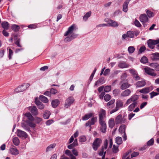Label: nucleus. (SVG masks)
I'll use <instances>...</instances> for the list:
<instances>
[{
    "instance_id": "2",
    "label": "nucleus",
    "mask_w": 159,
    "mask_h": 159,
    "mask_svg": "<svg viewBox=\"0 0 159 159\" xmlns=\"http://www.w3.org/2000/svg\"><path fill=\"white\" fill-rule=\"evenodd\" d=\"M123 103L120 100H117L116 102V108L110 111V114H112L117 111L120 108L122 107H123Z\"/></svg>"
},
{
    "instance_id": "26",
    "label": "nucleus",
    "mask_w": 159,
    "mask_h": 159,
    "mask_svg": "<svg viewBox=\"0 0 159 159\" xmlns=\"http://www.w3.org/2000/svg\"><path fill=\"white\" fill-rule=\"evenodd\" d=\"M56 146V144L53 143L49 145L46 148V152H48L51 151L52 150L55 148Z\"/></svg>"
},
{
    "instance_id": "42",
    "label": "nucleus",
    "mask_w": 159,
    "mask_h": 159,
    "mask_svg": "<svg viewBox=\"0 0 159 159\" xmlns=\"http://www.w3.org/2000/svg\"><path fill=\"white\" fill-rule=\"evenodd\" d=\"M115 99H112L111 101H110L109 102H108L107 104V106L109 107H108V108H110V106H111L114 104L115 102Z\"/></svg>"
},
{
    "instance_id": "12",
    "label": "nucleus",
    "mask_w": 159,
    "mask_h": 159,
    "mask_svg": "<svg viewBox=\"0 0 159 159\" xmlns=\"http://www.w3.org/2000/svg\"><path fill=\"white\" fill-rule=\"evenodd\" d=\"M139 98V96L137 95H134L131 97L129 99L126 101V103L127 104H129L133 102H137V100Z\"/></svg>"
},
{
    "instance_id": "55",
    "label": "nucleus",
    "mask_w": 159,
    "mask_h": 159,
    "mask_svg": "<svg viewBox=\"0 0 159 159\" xmlns=\"http://www.w3.org/2000/svg\"><path fill=\"white\" fill-rule=\"evenodd\" d=\"M154 142V139H153L152 138L147 142V145L149 146L152 145L153 144Z\"/></svg>"
},
{
    "instance_id": "24",
    "label": "nucleus",
    "mask_w": 159,
    "mask_h": 159,
    "mask_svg": "<svg viewBox=\"0 0 159 159\" xmlns=\"http://www.w3.org/2000/svg\"><path fill=\"white\" fill-rule=\"evenodd\" d=\"M131 93V91L127 89L123 91L121 93V95L122 97H127L129 96Z\"/></svg>"
},
{
    "instance_id": "36",
    "label": "nucleus",
    "mask_w": 159,
    "mask_h": 159,
    "mask_svg": "<svg viewBox=\"0 0 159 159\" xmlns=\"http://www.w3.org/2000/svg\"><path fill=\"white\" fill-rule=\"evenodd\" d=\"M39 99L41 101L45 103H47L48 102V99L43 95L40 96L39 97Z\"/></svg>"
},
{
    "instance_id": "31",
    "label": "nucleus",
    "mask_w": 159,
    "mask_h": 159,
    "mask_svg": "<svg viewBox=\"0 0 159 159\" xmlns=\"http://www.w3.org/2000/svg\"><path fill=\"white\" fill-rule=\"evenodd\" d=\"M23 86L22 85L20 86H19L18 87L16 88L15 90V91L16 93H17L20 92H22L25 90V89L23 88Z\"/></svg>"
},
{
    "instance_id": "3",
    "label": "nucleus",
    "mask_w": 159,
    "mask_h": 159,
    "mask_svg": "<svg viewBox=\"0 0 159 159\" xmlns=\"http://www.w3.org/2000/svg\"><path fill=\"white\" fill-rule=\"evenodd\" d=\"M102 143V140L99 138L96 139L93 143V149L96 151Z\"/></svg>"
},
{
    "instance_id": "57",
    "label": "nucleus",
    "mask_w": 159,
    "mask_h": 159,
    "mask_svg": "<svg viewBox=\"0 0 159 159\" xmlns=\"http://www.w3.org/2000/svg\"><path fill=\"white\" fill-rule=\"evenodd\" d=\"M120 92V90L119 89H116L113 91V94L115 96H116Z\"/></svg>"
},
{
    "instance_id": "27",
    "label": "nucleus",
    "mask_w": 159,
    "mask_h": 159,
    "mask_svg": "<svg viewBox=\"0 0 159 159\" xmlns=\"http://www.w3.org/2000/svg\"><path fill=\"white\" fill-rule=\"evenodd\" d=\"M109 127L111 128H112L115 125L114 120L113 118H110L108 121Z\"/></svg>"
},
{
    "instance_id": "64",
    "label": "nucleus",
    "mask_w": 159,
    "mask_h": 159,
    "mask_svg": "<svg viewBox=\"0 0 159 159\" xmlns=\"http://www.w3.org/2000/svg\"><path fill=\"white\" fill-rule=\"evenodd\" d=\"M5 30H2V33L4 36L5 37H7L9 36V33L7 32Z\"/></svg>"
},
{
    "instance_id": "53",
    "label": "nucleus",
    "mask_w": 159,
    "mask_h": 159,
    "mask_svg": "<svg viewBox=\"0 0 159 159\" xmlns=\"http://www.w3.org/2000/svg\"><path fill=\"white\" fill-rule=\"evenodd\" d=\"M149 94L150 95L151 98H152L158 95L159 94V93L153 91L150 93Z\"/></svg>"
},
{
    "instance_id": "11",
    "label": "nucleus",
    "mask_w": 159,
    "mask_h": 159,
    "mask_svg": "<svg viewBox=\"0 0 159 159\" xmlns=\"http://www.w3.org/2000/svg\"><path fill=\"white\" fill-rule=\"evenodd\" d=\"M125 126L124 125H122L120 127L119 131V132L121 134H123V135H122V137L125 140H126L127 139V137L125 133Z\"/></svg>"
},
{
    "instance_id": "32",
    "label": "nucleus",
    "mask_w": 159,
    "mask_h": 159,
    "mask_svg": "<svg viewBox=\"0 0 159 159\" xmlns=\"http://www.w3.org/2000/svg\"><path fill=\"white\" fill-rule=\"evenodd\" d=\"M50 112L48 110H46L44 112L43 117L45 119H48L51 115Z\"/></svg>"
},
{
    "instance_id": "41",
    "label": "nucleus",
    "mask_w": 159,
    "mask_h": 159,
    "mask_svg": "<svg viewBox=\"0 0 159 159\" xmlns=\"http://www.w3.org/2000/svg\"><path fill=\"white\" fill-rule=\"evenodd\" d=\"M13 142L14 145L17 146L20 143L19 140L17 137H15L13 139Z\"/></svg>"
},
{
    "instance_id": "28",
    "label": "nucleus",
    "mask_w": 159,
    "mask_h": 159,
    "mask_svg": "<svg viewBox=\"0 0 159 159\" xmlns=\"http://www.w3.org/2000/svg\"><path fill=\"white\" fill-rule=\"evenodd\" d=\"M137 105V102H134L131 104L128 107V110L130 111H132L134 107Z\"/></svg>"
},
{
    "instance_id": "56",
    "label": "nucleus",
    "mask_w": 159,
    "mask_h": 159,
    "mask_svg": "<svg viewBox=\"0 0 159 159\" xmlns=\"http://www.w3.org/2000/svg\"><path fill=\"white\" fill-rule=\"evenodd\" d=\"M65 154L69 156L70 157L73 155L71 151L69 150H66L65 151Z\"/></svg>"
},
{
    "instance_id": "5",
    "label": "nucleus",
    "mask_w": 159,
    "mask_h": 159,
    "mask_svg": "<svg viewBox=\"0 0 159 159\" xmlns=\"http://www.w3.org/2000/svg\"><path fill=\"white\" fill-rule=\"evenodd\" d=\"M159 42V39L156 40H149L148 41V47L151 48L153 49L155 47V45L157 44Z\"/></svg>"
},
{
    "instance_id": "62",
    "label": "nucleus",
    "mask_w": 159,
    "mask_h": 159,
    "mask_svg": "<svg viewBox=\"0 0 159 159\" xmlns=\"http://www.w3.org/2000/svg\"><path fill=\"white\" fill-rule=\"evenodd\" d=\"M139 155V153L138 152H133L131 155V158L133 157H136Z\"/></svg>"
},
{
    "instance_id": "38",
    "label": "nucleus",
    "mask_w": 159,
    "mask_h": 159,
    "mask_svg": "<svg viewBox=\"0 0 159 159\" xmlns=\"http://www.w3.org/2000/svg\"><path fill=\"white\" fill-rule=\"evenodd\" d=\"M116 142L118 145H120L122 143V138L120 137H117L116 138Z\"/></svg>"
},
{
    "instance_id": "45",
    "label": "nucleus",
    "mask_w": 159,
    "mask_h": 159,
    "mask_svg": "<svg viewBox=\"0 0 159 159\" xmlns=\"http://www.w3.org/2000/svg\"><path fill=\"white\" fill-rule=\"evenodd\" d=\"M91 12V11H89L87 12L86 14L84 16L83 19L86 21L88 18L90 16Z\"/></svg>"
},
{
    "instance_id": "17",
    "label": "nucleus",
    "mask_w": 159,
    "mask_h": 159,
    "mask_svg": "<svg viewBox=\"0 0 159 159\" xmlns=\"http://www.w3.org/2000/svg\"><path fill=\"white\" fill-rule=\"evenodd\" d=\"M120 88L122 90L125 89L130 86V84L127 82L123 83L122 81L120 82Z\"/></svg>"
},
{
    "instance_id": "22",
    "label": "nucleus",
    "mask_w": 159,
    "mask_h": 159,
    "mask_svg": "<svg viewBox=\"0 0 159 159\" xmlns=\"http://www.w3.org/2000/svg\"><path fill=\"white\" fill-rule=\"evenodd\" d=\"M146 84V82L144 80L139 81L136 82L135 85L138 88L144 86Z\"/></svg>"
},
{
    "instance_id": "15",
    "label": "nucleus",
    "mask_w": 159,
    "mask_h": 159,
    "mask_svg": "<svg viewBox=\"0 0 159 159\" xmlns=\"http://www.w3.org/2000/svg\"><path fill=\"white\" fill-rule=\"evenodd\" d=\"M124 122V120L122 118L121 115H119L116 117L115 119V123L116 124L123 123Z\"/></svg>"
},
{
    "instance_id": "6",
    "label": "nucleus",
    "mask_w": 159,
    "mask_h": 159,
    "mask_svg": "<svg viewBox=\"0 0 159 159\" xmlns=\"http://www.w3.org/2000/svg\"><path fill=\"white\" fill-rule=\"evenodd\" d=\"M99 123L100 125V130L103 133L106 132L107 125L105 120H99Z\"/></svg>"
},
{
    "instance_id": "19",
    "label": "nucleus",
    "mask_w": 159,
    "mask_h": 159,
    "mask_svg": "<svg viewBox=\"0 0 159 159\" xmlns=\"http://www.w3.org/2000/svg\"><path fill=\"white\" fill-rule=\"evenodd\" d=\"M151 59L153 61L159 60V53L156 52L152 53L150 56Z\"/></svg>"
},
{
    "instance_id": "39",
    "label": "nucleus",
    "mask_w": 159,
    "mask_h": 159,
    "mask_svg": "<svg viewBox=\"0 0 159 159\" xmlns=\"http://www.w3.org/2000/svg\"><path fill=\"white\" fill-rule=\"evenodd\" d=\"M11 28L14 31L16 32L19 30L20 27L19 25L14 24L12 25Z\"/></svg>"
},
{
    "instance_id": "58",
    "label": "nucleus",
    "mask_w": 159,
    "mask_h": 159,
    "mask_svg": "<svg viewBox=\"0 0 159 159\" xmlns=\"http://www.w3.org/2000/svg\"><path fill=\"white\" fill-rule=\"evenodd\" d=\"M57 90L56 89H54L53 88H52L50 90L51 94H55L57 93Z\"/></svg>"
},
{
    "instance_id": "20",
    "label": "nucleus",
    "mask_w": 159,
    "mask_h": 159,
    "mask_svg": "<svg viewBox=\"0 0 159 159\" xmlns=\"http://www.w3.org/2000/svg\"><path fill=\"white\" fill-rule=\"evenodd\" d=\"M108 24L110 26L113 27H117L118 26V24L116 21L112 20H109L107 21Z\"/></svg>"
},
{
    "instance_id": "18",
    "label": "nucleus",
    "mask_w": 159,
    "mask_h": 159,
    "mask_svg": "<svg viewBox=\"0 0 159 159\" xmlns=\"http://www.w3.org/2000/svg\"><path fill=\"white\" fill-rule=\"evenodd\" d=\"M30 109L32 114L34 116L38 114V109L35 106L30 107Z\"/></svg>"
},
{
    "instance_id": "7",
    "label": "nucleus",
    "mask_w": 159,
    "mask_h": 159,
    "mask_svg": "<svg viewBox=\"0 0 159 159\" xmlns=\"http://www.w3.org/2000/svg\"><path fill=\"white\" fill-rule=\"evenodd\" d=\"M106 111L102 109L100 110L98 112L99 120H104L106 117Z\"/></svg>"
},
{
    "instance_id": "16",
    "label": "nucleus",
    "mask_w": 159,
    "mask_h": 159,
    "mask_svg": "<svg viewBox=\"0 0 159 159\" xmlns=\"http://www.w3.org/2000/svg\"><path fill=\"white\" fill-rule=\"evenodd\" d=\"M129 71L132 75L133 77L136 80H138L139 79L140 77L138 75L137 73L135 70L133 69H130Z\"/></svg>"
},
{
    "instance_id": "35",
    "label": "nucleus",
    "mask_w": 159,
    "mask_h": 159,
    "mask_svg": "<svg viewBox=\"0 0 159 159\" xmlns=\"http://www.w3.org/2000/svg\"><path fill=\"white\" fill-rule=\"evenodd\" d=\"M93 116V114L89 113L86 114L84 116L82 117V120H87L91 117Z\"/></svg>"
},
{
    "instance_id": "13",
    "label": "nucleus",
    "mask_w": 159,
    "mask_h": 159,
    "mask_svg": "<svg viewBox=\"0 0 159 159\" xmlns=\"http://www.w3.org/2000/svg\"><path fill=\"white\" fill-rule=\"evenodd\" d=\"M139 20L142 23H146L148 22V19L145 14H142L139 16Z\"/></svg>"
},
{
    "instance_id": "44",
    "label": "nucleus",
    "mask_w": 159,
    "mask_h": 159,
    "mask_svg": "<svg viewBox=\"0 0 159 159\" xmlns=\"http://www.w3.org/2000/svg\"><path fill=\"white\" fill-rule=\"evenodd\" d=\"M128 37L130 38H132L134 37V34L133 31H128L127 32Z\"/></svg>"
},
{
    "instance_id": "9",
    "label": "nucleus",
    "mask_w": 159,
    "mask_h": 159,
    "mask_svg": "<svg viewBox=\"0 0 159 159\" xmlns=\"http://www.w3.org/2000/svg\"><path fill=\"white\" fill-rule=\"evenodd\" d=\"M74 99L72 97H70L68 98L66 100L65 106L66 108H68L74 102Z\"/></svg>"
},
{
    "instance_id": "1",
    "label": "nucleus",
    "mask_w": 159,
    "mask_h": 159,
    "mask_svg": "<svg viewBox=\"0 0 159 159\" xmlns=\"http://www.w3.org/2000/svg\"><path fill=\"white\" fill-rule=\"evenodd\" d=\"M76 29V26L75 24H73L68 28V30L64 34V36H67L65 39V42L70 41L77 37V34L74 33Z\"/></svg>"
},
{
    "instance_id": "14",
    "label": "nucleus",
    "mask_w": 159,
    "mask_h": 159,
    "mask_svg": "<svg viewBox=\"0 0 159 159\" xmlns=\"http://www.w3.org/2000/svg\"><path fill=\"white\" fill-rule=\"evenodd\" d=\"M153 89L152 86L148 87L140 90L139 92L142 93H147L152 90Z\"/></svg>"
},
{
    "instance_id": "60",
    "label": "nucleus",
    "mask_w": 159,
    "mask_h": 159,
    "mask_svg": "<svg viewBox=\"0 0 159 159\" xmlns=\"http://www.w3.org/2000/svg\"><path fill=\"white\" fill-rule=\"evenodd\" d=\"M72 152L73 154H74L75 156H77L78 155V153L77 151L75 149H74L72 150Z\"/></svg>"
},
{
    "instance_id": "10",
    "label": "nucleus",
    "mask_w": 159,
    "mask_h": 159,
    "mask_svg": "<svg viewBox=\"0 0 159 159\" xmlns=\"http://www.w3.org/2000/svg\"><path fill=\"white\" fill-rule=\"evenodd\" d=\"M108 147V140L106 139L104 141V144L102 146L101 150L98 151V154L100 156H102L104 153V150L106 149Z\"/></svg>"
},
{
    "instance_id": "48",
    "label": "nucleus",
    "mask_w": 159,
    "mask_h": 159,
    "mask_svg": "<svg viewBox=\"0 0 159 159\" xmlns=\"http://www.w3.org/2000/svg\"><path fill=\"white\" fill-rule=\"evenodd\" d=\"M135 49L133 46H130L128 48V51L129 53H133L135 50Z\"/></svg>"
},
{
    "instance_id": "46",
    "label": "nucleus",
    "mask_w": 159,
    "mask_h": 159,
    "mask_svg": "<svg viewBox=\"0 0 159 159\" xmlns=\"http://www.w3.org/2000/svg\"><path fill=\"white\" fill-rule=\"evenodd\" d=\"M118 147V146H116L115 145H113L112 148V152L114 153H116L119 151Z\"/></svg>"
},
{
    "instance_id": "40",
    "label": "nucleus",
    "mask_w": 159,
    "mask_h": 159,
    "mask_svg": "<svg viewBox=\"0 0 159 159\" xmlns=\"http://www.w3.org/2000/svg\"><path fill=\"white\" fill-rule=\"evenodd\" d=\"M140 62L143 63L145 64L148 62V59L147 57L143 56L141 58Z\"/></svg>"
},
{
    "instance_id": "33",
    "label": "nucleus",
    "mask_w": 159,
    "mask_h": 159,
    "mask_svg": "<svg viewBox=\"0 0 159 159\" xmlns=\"http://www.w3.org/2000/svg\"><path fill=\"white\" fill-rule=\"evenodd\" d=\"M2 27L4 29V30H7L9 28V24L8 22L6 21L2 22L1 24Z\"/></svg>"
},
{
    "instance_id": "63",
    "label": "nucleus",
    "mask_w": 159,
    "mask_h": 159,
    "mask_svg": "<svg viewBox=\"0 0 159 159\" xmlns=\"http://www.w3.org/2000/svg\"><path fill=\"white\" fill-rule=\"evenodd\" d=\"M110 70L109 69H106L103 73V75L105 76L107 75L110 72Z\"/></svg>"
},
{
    "instance_id": "51",
    "label": "nucleus",
    "mask_w": 159,
    "mask_h": 159,
    "mask_svg": "<svg viewBox=\"0 0 159 159\" xmlns=\"http://www.w3.org/2000/svg\"><path fill=\"white\" fill-rule=\"evenodd\" d=\"M111 90V86L107 85L104 88V91L106 92H108Z\"/></svg>"
},
{
    "instance_id": "59",
    "label": "nucleus",
    "mask_w": 159,
    "mask_h": 159,
    "mask_svg": "<svg viewBox=\"0 0 159 159\" xmlns=\"http://www.w3.org/2000/svg\"><path fill=\"white\" fill-rule=\"evenodd\" d=\"M54 122V120L52 119L48 120L46 122V124L47 125H49Z\"/></svg>"
},
{
    "instance_id": "61",
    "label": "nucleus",
    "mask_w": 159,
    "mask_h": 159,
    "mask_svg": "<svg viewBox=\"0 0 159 159\" xmlns=\"http://www.w3.org/2000/svg\"><path fill=\"white\" fill-rule=\"evenodd\" d=\"M5 50L1 49L0 50V58H2L4 55Z\"/></svg>"
},
{
    "instance_id": "23",
    "label": "nucleus",
    "mask_w": 159,
    "mask_h": 159,
    "mask_svg": "<svg viewBox=\"0 0 159 159\" xmlns=\"http://www.w3.org/2000/svg\"><path fill=\"white\" fill-rule=\"evenodd\" d=\"M130 1V0H126L123 4V10L125 12L127 11L128 5Z\"/></svg>"
},
{
    "instance_id": "47",
    "label": "nucleus",
    "mask_w": 159,
    "mask_h": 159,
    "mask_svg": "<svg viewBox=\"0 0 159 159\" xmlns=\"http://www.w3.org/2000/svg\"><path fill=\"white\" fill-rule=\"evenodd\" d=\"M86 141V138L85 136L82 135L79 137V141L81 142H84Z\"/></svg>"
},
{
    "instance_id": "54",
    "label": "nucleus",
    "mask_w": 159,
    "mask_h": 159,
    "mask_svg": "<svg viewBox=\"0 0 159 159\" xmlns=\"http://www.w3.org/2000/svg\"><path fill=\"white\" fill-rule=\"evenodd\" d=\"M111 96L108 94L106 95L104 98V99L106 102L109 101L111 99Z\"/></svg>"
},
{
    "instance_id": "34",
    "label": "nucleus",
    "mask_w": 159,
    "mask_h": 159,
    "mask_svg": "<svg viewBox=\"0 0 159 159\" xmlns=\"http://www.w3.org/2000/svg\"><path fill=\"white\" fill-rule=\"evenodd\" d=\"M118 67L121 68H127L129 67V65L126 64L124 62H122L119 64Z\"/></svg>"
},
{
    "instance_id": "49",
    "label": "nucleus",
    "mask_w": 159,
    "mask_h": 159,
    "mask_svg": "<svg viewBox=\"0 0 159 159\" xmlns=\"http://www.w3.org/2000/svg\"><path fill=\"white\" fill-rule=\"evenodd\" d=\"M21 126L25 130L28 131L30 130V128L25 123H22Z\"/></svg>"
},
{
    "instance_id": "43",
    "label": "nucleus",
    "mask_w": 159,
    "mask_h": 159,
    "mask_svg": "<svg viewBox=\"0 0 159 159\" xmlns=\"http://www.w3.org/2000/svg\"><path fill=\"white\" fill-rule=\"evenodd\" d=\"M146 12L149 18L152 17L154 16V13L148 10L146 11Z\"/></svg>"
},
{
    "instance_id": "21",
    "label": "nucleus",
    "mask_w": 159,
    "mask_h": 159,
    "mask_svg": "<svg viewBox=\"0 0 159 159\" xmlns=\"http://www.w3.org/2000/svg\"><path fill=\"white\" fill-rule=\"evenodd\" d=\"M35 103L37 106L38 108L39 109L42 110L44 107V105L39 100H35Z\"/></svg>"
},
{
    "instance_id": "25",
    "label": "nucleus",
    "mask_w": 159,
    "mask_h": 159,
    "mask_svg": "<svg viewBox=\"0 0 159 159\" xmlns=\"http://www.w3.org/2000/svg\"><path fill=\"white\" fill-rule=\"evenodd\" d=\"M10 152L11 154L13 155H17L19 154L18 150L16 148H10Z\"/></svg>"
},
{
    "instance_id": "29",
    "label": "nucleus",
    "mask_w": 159,
    "mask_h": 159,
    "mask_svg": "<svg viewBox=\"0 0 159 159\" xmlns=\"http://www.w3.org/2000/svg\"><path fill=\"white\" fill-rule=\"evenodd\" d=\"M60 103V101L58 99H55L52 101V105L54 108L57 107Z\"/></svg>"
},
{
    "instance_id": "30",
    "label": "nucleus",
    "mask_w": 159,
    "mask_h": 159,
    "mask_svg": "<svg viewBox=\"0 0 159 159\" xmlns=\"http://www.w3.org/2000/svg\"><path fill=\"white\" fill-rule=\"evenodd\" d=\"M150 66L154 68L156 71H159V64L157 63H152L150 64Z\"/></svg>"
},
{
    "instance_id": "8",
    "label": "nucleus",
    "mask_w": 159,
    "mask_h": 159,
    "mask_svg": "<svg viewBox=\"0 0 159 159\" xmlns=\"http://www.w3.org/2000/svg\"><path fill=\"white\" fill-rule=\"evenodd\" d=\"M144 70L145 72L149 75L153 76H155L157 75V74L154 72L153 69L148 67H146L144 68Z\"/></svg>"
},
{
    "instance_id": "37",
    "label": "nucleus",
    "mask_w": 159,
    "mask_h": 159,
    "mask_svg": "<svg viewBox=\"0 0 159 159\" xmlns=\"http://www.w3.org/2000/svg\"><path fill=\"white\" fill-rule=\"evenodd\" d=\"M25 116L28 118L30 120L32 121L34 120V118L30 112L26 113L25 114Z\"/></svg>"
},
{
    "instance_id": "4",
    "label": "nucleus",
    "mask_w": 159,
    "mask_h": 159,
    "mask_svg": "<svg viewBox=\"0 0 159 159\" xmlns=\"http://www.w3.org/2000/svg\"><path fill=\"white\" fill-rule=\"evenodd\" d=\"M16 134L18 136L23 139L26 138L28 136L27 134L25 132L19 129L17 130Z\"/></svg>"
},
{
    "instance_id": "52",
    "label": "nucleus",
    "mask_w": 159,
    "mask_h": 159,
    "mask_svg": "<svg viewBox=\"0 0 159 159\" xmlns=\"http://www.w3.org/2000/svg\"><path fill=\"white\" fill-rule=\"evenodd\" d=\"M134 24L136 26L138 27H140L141 26V25L139 22L136 19L135 20L134 22Z\"/></svg>"
},
{
    "instance_id": "50",
    "label": "nucleus",
    "mask_w": 159,
    "mask_h": 159,
    "mask_svg": "<svg viewBox=\"0 0 159 159\" xmlns=\"http://www.w3.org/2000/svg\"><path fill=\"white\" fill-rule=\"evenodd\" d=\"M97 117H93L91 119V120L90 121V122L91 123V124L92 125H94L95 123L97 121Z\"/></svg>"
}]
</instances>
